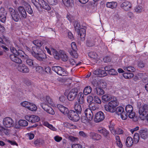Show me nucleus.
<instances>
[{"instance_id": "nucleus-1", "label": "nucleus", "mask_w": 148, "mask_h": 148, "mask_svg": "<svg viewBox=\"0 0 148 148\" xmlns=\"http://www.w3.org/2000/svg\"><path fill=\"white\" fill-rule=\"evenodd\" d=\"M35 46L32 47L33 52H32V56L37 60L40 61H43L47 58L46 54L41 48L42 43L40 40H36L33 42Z\"/></svg>"}, {"instance_id": "nucleus-2", "label": "nucleus", "mask_w": 148, "mask_h": 148, "mask_svg": "<svg viewBox=\"0 0 148 148\" xmlns=\"http://www.w3.org/2000/svg\"><path fill=\"white\" fill-rule=\"evenodd\" d=\"M44 103L41 104V106L42 108L48 113L51 114H54L55 112L53 109L48 104L53 106V102L52 99L49 96H47L44 99Z\"/></svg>"}, {"instance_id": "nucleus-3", "label": "nucleus", "mask_w": 148, "mask_h": 148, "mask_svg": "<svg viewBox=\"0 0 148 148\" xmlns=\"http://www.w3.org/2000/svg\"><path fill=\"white\" fill-rule=\"evenodd\" d=\"M119 102L116 98L113 97L112 100H111L108 103L104 106L105 110L111 113H114L116 111V107L119 105Z\"/></svg>"}, {"instance_id": "nucleus-4", "label": "nucleus", "mask_w": 148, "mask_h": 148, "mask_svg": "<svg viewBox=\"0 0 148 148\" xmlns=\"http://www.w3.org/2000/svg\"><path fill=\"white\" fill-rule=\"evenodd\" d=\"M31 1L38 11H40L42 8L47 10H49L51 9L50 6L44 0H38V2L36 0H31Z\"/></svg>"}, {"instance_id": "nucleus-5", "label": "nucleus", "mask_w": 148, "mask_h": 148, "mask_svg": "<svg viewBox=\"0 0 148 148\" xmlns=\"http://www.w3.org/2000/svg\"><path fill=\"white\" fill-rule=\"evenodd\" d=\"M138 113L140 118L143 120L145 118V116L148 112V104H145L141 106L138 105Z\"/></svg>"}, {"instance_id": "nucleus-6", "label": "nucleus", "mask_w": 148, "mask_h": 148, "mask_svg": "<svg viewBox=\"0 0 148 148\" xmlns=\"http://www.w3.org/2000/svg\"><path fill=\"white\" fill-rule=\"evenodd\" d=\"M45 48L47 52L49 54L51 55L52 53L53 55L55 58L57 59H59L60 58V52H61V51H60L59 53H58L55 49L52 48H49L47 46H45Z\"/></svg>"}, {"instance_id": "nucleus-7", "label": "nucleus", "mask_w": 148, "mask_h": 148, "mask_svg": "<svg viewBox=\"0 0 148 148\" xmlns=\"http://www.w3.org/2000/svg\"><path fill=\"white\" fill-rule=\"evenodd\" d=\"M52 69L60 75L64 76L67 74V71L59 66H53Z\"/></svg>"}, {"instance_id": "nucleus-8", "label": "nucleus", "mask_w": 148, "mask_h": 148, "mask_svg": "<svg viewBox=\"0 0 148 148\" xmlns=\"http://www.w3.org/2000/svg\"><path fill=\"white\" fill-rule=\"evenodd\" d=\"M9 11L11 15L13 20L15 22H18L19 19L22 18L17 11L12 8H9Z\"/></svg>"}, {"instance_id": "nucleus-9", "label": "nucleus", "mask_w": 148, "mask_h": 148, "mask_svg": "<svg viewBox=\"0 0 148 148\" xmlns=\"http://www.w3.org/2000/svg\"><path fill=\"white\" fill-rule=\"evenodd\" d=\"M68 115L69 119L73 121H77L80 119L78 114L73 110L70 111L68 114Z\"/></svg>"}, {"instance_id": "nucleus-10", "label": "nucleus", "mask_w": 148, "mask_h": 148, "mask_svg": "<svg viewBox=\"0 0 148 148\" xmlns=\"http://www.w3.org/2000/svg\"><path fill=\"white\" fill-rule=\"evenodd\" d=\"M104 119V114L101 111H99L96 114L94 121L95 123H99L103 121Z\"/></svg>"}, {"instance_id": "nucleus-11", "label": "nucleus", "mask_w": 148, "mask_h": 148, "mask_svg": "<svg viewBox=\"0 0 148 148\" xmlns=\"http://www.w3.org/2000/svg\"><path fill=\"white\" fill-rule=\"evenodd\" d=\"M78 94L77 90L76 89L71 90L69 93L67 98L69 101H73L77 97Z\"/></svg>"}, {"instance_id": "nucleus-12", "label": "nucleus", "mask_w": 148, "mask_h": 148, "mask_svg": "<svg viewBox=\"0 0 148 148\" xmlns=\"http://www.w3.org/2000/svg\"><path fill=\"white\" fill-rule=\"evenodd\" d=\"M7 12L5 8L2 7L0 8V21L2 23H4L6 20Z\"/></svg>"}, {"instance_id": "nucleus-13", "label": "nucleus", "mask_w": 148, "mask_h": 148, "mask_svg": "<svg viewBox=\"0 0 148 148\" xmlns=\"http://www.w3.org/2000/svg\"><path fill=\"white\" fill-rule=\"evenodd\" d=\"M13 123L12 119L10 117H6L3 120V124L7 127H10L13 126Z\"/></svg>"}, {"instance_id": "nucleus-14", "label": "nucleus", "mask_w": 148, "mask_h": 148, "mask_svg": "<svg viewBox=\"0 0 148 148\" xmlns=\"http://www.w3.org/2000/svg\"><path fill=\"white\" fill-rule=\"evenodd\" d=\"M25 119L28 121L34 123L38 122L40 120L39 117L36 115H26L25 116Z\"/></svg>"}, {"instance_id": "nucleus-15", "label": "nucleus", "mask_w": 148, "mask_h": 148, "mask_svg": "<svg viewBox=\"0 0 148 148\" xmlns=\"http://www.w3.org/2000/svg\"><path fill=\"white\" fill-rule=\"evenodd\" d=\"M17 11L19 13V14L21 18L25 19L26 18L27 13L25 8L23 6H20L18 7Z\"/></svg>"}, {"instance_id": "nucleus-16", "label": "nucleus", "mask_w": 148, "mask_h": 148, "mask_svg": "<svg viewBox=\"0 0 148 148\" xmlns=\"http://www.w3.org/2000/svg\"><path fill=\"white\" fill-rule=\"evenodd\" d=\"M3 39L6 42L5 45L8 47H10L11 51L13 54L17 55V51L14 47L11 46L10 42L8 38L4 37Z\"/></svg>"}, {"instance_id": "nucleus-17", "label": "nucleus", "mask_w": 148, "mask_h": 148, "mask_svg": "<svg viewBox=\"0 0 148 148\" xmlns=\"http://www.w3.org/2000/svg\"><path fill=\"white\" fill-rule=\"evenodd\" d=\"M17 69L19 71L23 73H27L29 71L28 67L24 64H19L17 67Z\"/></svg>"}, {"instance_id": "nucleus-18", "label": "nucleus", "mask_w": 148, "mask_h": 148, "mask_svg": "<svg viewBox=\"0 0 148 148\" xmlns=\"http://www.w3.org/2000/svg\"><path fill=\"white\" fill-rule=\"evenodd\" d=\"M94 74L98 75L99 77H103L107 75V73L104 70L97 69L93 71Z\"/></svg>"}, {"instance_id": "nucleus-19", "label": "nucleus", "mask_w": 148, "mask_h": 148, "mask_svg": "<svg viewBox=\"0 0 148 148\" xmlns=\"http://www.w3.org/2000/svg\"><path fill=\"white\" fill-rule=\"evenodd\" d=\"M84 113L86 116L89 120H91L92 119L93 114L91 110L87 108L85 110Z\"/></svg>"}, {"instance_id": "nucleus-20", "label": "nucleus", "mask_w": 148, "mask_h": 148, "mask_svg": "<svg viewBox=\"0 0 148 148\" xmlns=\"http://www.w3.org/2000/svg\"><path fill=\"white\" fill-rule=\"evenodd\" d=\"M15 54H11L10 55V58L11 60L14 62L21 64L22 62V61Z\"/></svg>"}, {"instance_id": "nucleus-21", "label": "nucleus", "mask_w": 148, "mask_h": 148, "mask_svg": "<svg viewBox=\"0 0 148 148\" xmlns=\"http://www.w3.org/2000/svg\"><path fill=\"white\" fill-rule=\"evenodd\" d=\"M57 106L60 111L64 114H68L69 112L68 109L62 105L58 104Z\"/></svg>"}, {"instance_id": "nucleus-22", "label": "nucleus", "mask_w": 148, "mask_h": 148, "mask_svg": "<svg viewBox=\"0 0 148 148\" xmlns=\"http://www.w3.org/2000/svg\"><path fill=\"white\" fill-rule=\"evenodd\" d=\"M140 137L142 138L145 139L147 138L148 136V132L147 129H142L139 132Z\"/></svg>"}, {"instance_id": "nucleus-23", "label": "nucleus", "mask_w": 148, "mask_h": 148, "mask_svg": "<svg viewBox=\"0 0 148 148\" xmlns=\"http://www.w3.org/2000/svg\"><path fill=\"white\" fill-rule=\"evenodd\" d=\"M121 6L125 10H129L132 7V4L130 2L127 1L123 3Z\"/></svg>"}, {"instance_id": "nucleus-24", "label": "nucleus", "mask_w": 148, "mask_h": 148, "mask_svg": "<svg viewBox=\"0 0 148 148\" xmlns=\"http://www.w3.org/2000/svg\"><path fill=\"white\" fill-rule=\"evenodd\" d=\"M107 7L113 9L116 8L117 6V3L115 1L108 2L106 4Z\"/></svg>"}, {"instance_id": "nucleus-25", "label": "nucleus", "mask_w": 148, "mask_h": 148, "mask_svg": "<svg viewBox=\"0 0 148 148\" xmlns=\"http://www.w3.org/2000/svg\"><path fill=\"white\" fill-rule=\"evenodd\" d=\"M99 132L105 136H107L109 134V132L106 129L103 127H99L98 129Z\"/></svg>"}, {"instance_id": "nucleus-26", "label": "nucleus", "mask_w": 148, "mask_h": 148, "mask_svg": "<svg viewBox=\"0 0 148 148\" xmlns=\"http://www.w3.org/2000/svg\"><path fill=\"white\" fill-rule=\"evenodd\" d=\"M78 35H79L81 39H84L86 35V30L85 28H81L79 31Z\"/></svg>"}, {"instance_id": "nucleus-27", "label": "nucleus", "mask_w": 148, "mask_h": 148, "mask_svg": "<svg viewBox=\"0 0 148 148\" xmlns=\"http://www.w3.org/2000/svg\"><path fill=\"white\" fill-rule=\"evenodd\" d=\"M134 142L132 137H128L126 139V145L127 146L130 147L133 145Z\"/></svg>"}, {"instance_id": "nucleus-28", "label": "nucleus", "mask_w": 148, "mask_h": 148, "mask_svg": "<svg viewBox=\"0 0 148 148\" xmlns=\"http://www.w3.org/2000/svg\"><path fill=\"white\" fill-rule=\"evenodd\" d=\"M42 124L44 126L49 128L51 130L53 131H56L57 130L52 125L49 124L47 121H44L42 122Z\"/></svg>"}, {"instance_id": "nucleus-29", "label": "nucleus", "mask_w": 148, "mask_h": 148, "mask_svg": "<svg viewBox=\"0 0 148 148\" xmlns=\"http://www.w3.org/2000/svg\"><path fill=\"white\" fill-rule=\"evenodd\" d=\"M113 97L112 98L111 95L109 94H106L102 96V100L104 101H110L111 99L112 100Z\"/></svg>"}, {"instance_id": "nucleus-30", "label": "nucleus", "mask_w": 148, "mask_h": 148, "mask_svg": "<svg viewBox=\"0 0 148 148\" xmlns=\"http://www.w3.org/2000/svg\"><path fill=\"white\" fill-rule=\"evenodd\" d=\"M90 136L92 139L97 140H100L101 138V136L94 132H90Z\"/></svg>"}, {"instance_id": "nucleus-31", "label": "nucleus", "mask_w": 148, "mask_h": 148, "mask_svg": "<svg viewBox=\"0 0 148 148\" xmlns=\"http://www.w3.org/2000/svg\"><path fill=\"white\" fill-rule=\"evenodd\" d=\"M81 121L82 123L88 125L90 124L91 120H89L86 116H83L81 118Z\"/></svg>"}, {"instance_id": "nucleus-32", "label": "nucleus", "mask_w": 148, "mask_h": 148, "mask_svg": "<svg viewBox=\"0 0 148 148\" xmlns=\"http://www.w3.org/2000/svg\"><path fill=\"white\" fill-rule=\"evenodd\" d=\"M60 58L61 60L64 61H66L68 59V57L66 53L63 51L60 52Z\"/></svg>"}, {"instance_id": "nucleus-33", "label": "nucleus", "mask_w": 148, "mask_h": 148, "mask_svg": "<svg viewBox=\"0 0 148 148\" xmlns=\"http://www.w3.org/2000/svg\"><path fill=\"white\" fill-rule=\"evenodd\" d=\"M124 70L125 71L133 72L135 71V68L131 66H125L123 67Z\"/></svg>"}, {"instance_id": "nucleus-34", "label": "nucleus", "mask_w": 148, "mask_h": 148, "mask_svg": "<svg viewBox=\"0 0 148 148\" xmlns=\"http://www.w3.org/2000/svg\"><path fill=\"white\" fill-rule=\"evenodd\" d=\"M78 101L79 103L82 104L84 102V95L82 92L79 93L78 95Z\"/></svg>"}, {"instance_id": "nucleus-35", "label": "nucleus", "mask_w": 148, "mask_h": 148, "mask_svg": "<svg viewBox=\"0 0 148 148\" xmlns=\"http://www.w3.org/2000/svg\"><path fill=\"white\" fill-rule=\"evenodd\" d=\"M95 92L99 96H101L103 95L104 93V90L102 88L97 87L95 90Z\"/></svg>"}, {"instance_id": "nucleus-36", "label": "nucleus", "mask_w": 148, "mask_h": 148, "mask_svg": "<svg viewBox=\"0 0 148 148\" xmlns=\"http://www.w3.org/2000/svg\"><path fill=\"white\" fill-rule=\"evenodd\" d=\"M30 102L26 101H24L21 103V105L23 107L26 108L29 110H31L32 108L29 107V105L30 104Z\"/></svg>"}, {"instance_id": "nucleus-37", "label": "nucleus", "mask_w": 148, "mask_h": 148, "mask_svg": "<svg viewBox=\"0 0 148 148\" xmlns=\"http://www.w3.org/2000/svg\"><path fill=\"white\" fill-rule=\"evenodd\" d=\"M75 111L79 113L81 112L82 111V108L80 105L76 102L75 103Z\"/></svg>"}, {"instance_id": "nucleus-38", "label": "nucleus", "mask_w": 148, "mask_h": 148, "mask_svg": "<svg viewBox=\"0 0 148 148\" xmlns=\"http://www.w3.org/2000/svg\"><path fill=\"white\" fill-rule=\"evenodd\" d=\"M92 90V88L90 86L85 87L84 90L83 92L85 95H87L91 92Z\"/></svg>"}, {"instance_id": "nucleus-39", "label": "nucleus", "mask_w": 148, "mask_h": 148, "mask_svg": "<svg viewBox=\"0 0 148 148\" xmlns=\"http://www.w3.org/2000/svg\"><path fill=\"white\" fill-rule=\"evenodd\" d=\"M4 133L6 135H8L10 133V131L8 129H5L2 126L0 125V133Z\"/></svg>"}, {"instance_id": "nucleus-40", "label": "nucleus", "mask_w": 148, "mask_h": 148, "mask_svg": "<svg viewBox=\"0 0 148 148\" xmlns=\"http://www.w3.org/2000/svg\"><path fill=\"white\" fill-rule=\"evenodd\" d=\"M127 114L130 118L132 119L134 121H136L137 120V119L135 116V113L133 111Z\"/></svg>"}, {"instance_id": "nucleus-41", "label": "nucleus", "mask_w": 148, "mask_h": 148, "mask_svg": "<svg viewBox=\"0 0 148 148\" xmlns=\"http://www.w3.org/2000/svg\"><path fill=\"white\" fill-rule=\"evenodd\" d=\"M134 10L137 13H139L143 11V8L141 5H137L135 7Z\"/></svg>"}, {"instance_id": "nucleus-42", "label": "nucleus", "mask_w": 148, "mask_h": 148, "mask_svg": "<svg viewBox=\"0 0 148 148\" xmlns=\"http://www.w3.org/2000/svg\"><path fill=\"white\" fill-rule=\"evenodd\" d=\"M26 62L27 64L29 66H31L33 65V62L32 60L29 58L27 56H26Z\"/></svg>"}, {"instance_id": "nucleus-43", "label": "nucleus", "mask_w": 148, "mask_h": 148, "mask_svg": "<svg viewBox=\"0 0 148 148\" xmlns=\"http://www.w3.org/2000/svg\"><path fill=\"white\" fill-rule=\"evenodd\" d=\"M124 111V108L122 107H118L117 108H116V113L119 115L121 114Z\"/></svg>"}, {"instance_id": "nucleus-44", "label": "nucleus", "mask_w": 148, "mask_h": 148, "mask_svg": "<svg viewBox=\"0 0 148 148\" xmlns=\"http://www.w3.org/2000/svg\"><path fill=\"white\" fill-rule=\"evenodd\" d=\"M134 142L135 144L138 143L139 141L140 136L139 134L138 133H135L134 136Z\"/></svg>"}, {"instance_id": "nucleus-45", "label": "nucleus", "mask_w": 148, "mask_h": 148, "mask_svg": "<svg viewBox=\"0 0 148 148\" xmlns=\"http://www.w3.org/2000/svg\"><path fill=\"white\" fill-rule=\"evenodd\" d=\"M123 77L127 79H129L132 77L134 76V74L132 73H124L123 74Z\"/></svg>"}, {"instance_id": "nucleus-46", "label": "nucleus", "mask_w": 148, "mask_h": 148, "mask_svg": "<svg viewBox=\"0 0 148 148\" xmlns=\"http://www.w3.org/2000/svg\"><path fill=\"white\" fill-rule=\"evenodd\" d=\"M18 124L21 126H26L28 125L27 122L24 120H20L18 122Z\"/></svg>"}, {"instance_id": "nucleus-47", "label": "nucleus", "mask_w": 148, "mask_h": 148, "mask_svg": "<svg viewBox=\"0 0 148 148\" xmlns=\"http://www.w3.org/2000/svg\"><path fill=\"white\" fill-rule=\"evenodd\" d=\"M125 110L127 114L133 111V107L131 105H127L125 108Z\"/></svg>"}, {"instance_id": "nucleus-48", "label": "nucleus", "mask_w": 148, "mask_h": 148, "mask_svg": "<svg viewBox=\"0 0 148 148\" xmlns=\"http://www.w3.org/2000/svg\"><path fill=\"white\" fill-rule=\"evenodd\" d=\"M89 107L91 110H95L98 109V107L97 105L93 103H92L89 105Z\"/></svg>"}, {"instance_id": "nucleus-49", "label": "nucleus", "mask_w": 148, "mask_h": 148, "mask_svg": "<svg viewBox=\"0 0 148 148\" xmlns=\"http://www.w3.org/2000/svg\"><path fill=\"white\" fill-rule=\"evenodd\" d=\"M88 56L90 58L95 59L97 57V55L96 53L94 52H91L88 53Z\"/></svg>"}, {"instance_id": "nucleus-50", "label": "nucleus", "mask_w": 148, "mask_h": 148, "mask_svg": "<svg viewBox=\"0 0 148 148\" xmlns=\"http://www.w3.org/2000/svg\"><path fill=\"white\" fill-rule=\"evenodd\" d=\"M17 53H18L17 55H19L21 57H24L25 59L26 58V56H27L25 54L23 51L20 50H18Z\"/></svg>"}, {"instance_id": "nucleus-51", "label": "nucleus", "mask_w": 148, "mask_h": 148, "mask_svg": "<svg viewBox=\"0 0 148 148\" xmlns=\"http://www.w3.org/2000/svg\"><path fill=\"white\" fill-rule=\"evenodd\" d=\"M29 107L32 108L31 110H29L31 111H36L37 109V107L34 104L30 103V104L29 105Z\"/></svg>"}, {"instance_id": "nucleus-52", "label": "nucleus", "mask_w": 148, "mask_h": 148, "mask_svg": "<svg viewBox=\"0 0 148 148\" xmlns=\"http://www.w3.org/2000/svg\"><path fill=\"white\" fill-rule=\"evenodd\" d=\"M123 131L121 128H117L115 131H114V134H123Z\"/></svg>"}, {"instance_id": "nucleus-53", "label": "nucleus", "mask_w": 148, "mask_h": 148, "mask_svg": "<svg viewBox=\"0 0 148 148\" xmlns=\"http://www.w3.org/2000/svg\"><path fill=\"white\" fill-rule=\"evenodd\" d=\"M127 114L124 111L119 116L123 120H125L127 119Z\"/></svg>"}, {"instance_id": "nucleus-54", "label": "nucleus", "mask_w": 148, "mask_h": 148, "mask_svg": "<svg viewBox=\"0 0 148 148\" xmlns=\"http://www.w3.org/2000/svg\"><path fill=\"white\" fill-rule=\"evenodd\" d=\"M70 53L71 55L73 57L75 58H77L78 57V55L76 52V51H71L70 52Z\"/></svg>"}, {"instance_id": "nucleus-55", "label": "nucleus", "mask_w": 148, "mask_h": 148, "mask_svg": "<svg viewBox=\"0 0 148 148\" xmlns=\"http://www.w3.org/2000/svg\"><path fill=\"white\" fill-rule=\"evenodd\" d=\"M145 64L143 61L140 60L138 61L137 66L140 68H143L145 66Z\"/></svg>"}, {"instance_id": "nucleus-56", "label": "nucleus", "mask_w": 148, "mask_h": 148, "mask_svg": "<svg viewBox=\"0 0 148 148\" xmlns=\"http://www.w3.org/2000/svg\"><path fill=\"white\" fill-rule=\"evenodd\" d=\"M48 3L51 5H55L57 3V0H47Z\"/></svg>"}, {"instance_id": "nucleus-57", "label": "nucleus", "mask_w": 148, "mask_h": 148, "mask_svg": "<svg viewBox=\"0 0 148 148\" xmlns=\"http://www.w3.org/2000/svg\"><path fill=\"white\" fill-rule=\"evenodd\" d=\"M74 25L75 30L77 32H78L79 30L81 28L79 24L75 22L74 23Z\"/></svg>"}, {"instance_id": "nucleus-58", "label": "nucleus", "mask_w": 148, "mask_h": 148, "mask_svg": "<svg viewBox=\"0 0 148 148\" xmlns=\"http://www.w3.org/2000/svg\"><path fill=\"white\" fill-rule=\"evenodd\" d=\"M73 0H62V1L64 4L66 6H69Z\"/></svg>"}, {"instance_id": "nucleus-59", "label": "nucleus", "mask_w": 148, "mask_h": 148, "mask_svg": "<svg viewBox=\"0 0 148 148\" xmlns=\"http://www.w3.org/2000/svg\"><path fill=\"white\" fill-rule=\"evenodd\" d=\"M109 74L112 75H116L118 74L117 72L114 69H111L109 72H108Z\"/></svg>"}, {"instance_id": "nucleus-60", "label": "nucleus", "mask_w": 148, "mask_h": 148, "mask_svg": "<svg viewBox=\"0 0 148 148\" xmlns=\"http://www.w3.org/2000/svg\"><path fill=\"white\" fill-rule=\"evenodd\" d=\"M69 139L71 141L74 142H76L78 141V138L72 136H70L69 137Z\"/></svg>"}, {"instance_id": "nucleus-61", "label": "nucleus", "mask_w": 148, "mask_h": 148, "mask_svg": "<svg viewBox=\"0 0 148 148\" xmlns=\"http://www.w3.org/2000/svg\"><path fill=\"white\" fill-rule=\"evenodd\" d=\"M36 71L38 73H41L43 71V69L42 67L40 66H38L36 68Z\"/></svg>"}, {"instance_id": "nucleus-62", "label": "nucleus", "mask_w": 148, "mask_h": 148, "mask_svg": "<svg viewBox=\"0 0 148 148\" xmlns=\"http://www.w3.org/2000/svg\"><path fill=\"white\" fill-rule=\"evenodd\" d=\"M94 100L95 102L97 103L101 104V102L100 99L97 96H94Z\"/></svg>"}, {"instance_id": "nucleus-63", "label": "nucleus", "mask_w": 148, "mask_h": 148, "mask_svg": "<svg viewBox=\"0 0 148 148\" xmlns=\"http://www.w3.org/2000/svg\"><path fill=\"white\" fill-rule=\"evenodd\" d=\"M69 61L70 64H71L72 65H76V66H77L79 64L81 63H78V64H76V62L75 61V60L72 58H70L69 59Z\"/></svg>"}, {"instance_id": "nucleus-64", "label": "nucleus", "mask_w": 148, "mask_h": 148, "mask_svg": "<svg viewBox=\"0 0 148 148\" xmlns=\"http://www.w3.org/2000/svg\"><path fill=\"white\" fill-rule=\"evenodd\" d=\"M27 8L26 10H27V12L30 14H32L33 13V10L30 6L29 5H28Z\"/></svg>"}]
</instances>
